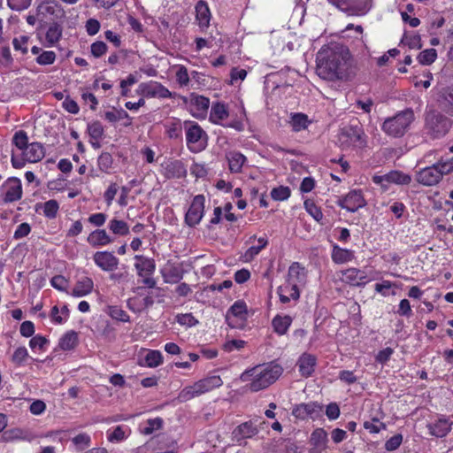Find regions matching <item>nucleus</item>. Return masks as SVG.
Instances as JSON below:
<instances>
[{"label":"nucleus","mask_w":453,"mask_h":453,"mask_svg":"<svg viewBox=\"0 0 453 453\" xmlns=\"http://www.w3.org/2000/svg\"><path fill=\"white\" fill-rule=\"evenodd\" d=\"M56 60V53L52 50H43L36 57V63L40 65H51Z\"/></svg>","instance_id":"nucleus-57"},{"label":"nucleus","mask_w":453,"mask_h":453,"mask_svg":"<svg viewBox=\"0 0 453 453\" xmlns=\"http://www.w3.org/2000/svg\"><path fill=\"white\" fill-rule=\"evenodd\" d=\"M304 207L307 212L318 222L323 218L320 208L315 203V200H304Z\"/></svg>","instance_id":"nucleus-51"},{"label":"nucleus","mask_w":453,"mask_h":453,"mask_svg":"<svg viewBox=\"0 0 453 453\" xmlns=\"http://www.w3.org/2000/svg\"><path fill=\"white\" fill-rule=\"evenodd\" d=\"M186 141L191 150H200L205 147L207 134L194 121H185Z\"/></svg>","instance_id":"nucleus-8"},{"label":"nucleus","mask_w":453,"mask_h":453,"mask_svg":"<svg viewBox=\"0 0 453 453\" xmlns=\"http://www.w3.org/2000/svg\"><path fill=\"white\" fill-rule=\"evenodd\" d=\"M165 175L167 178H182L186 175L187 170L180 160L166 162L164 165Z\"/></svg>","instance_id":"nucleus-28"},{"label":"nucleus","mask_w":453,"mask_h":453,"mask_svg":"<svg viewBox=\"0 0 453 453\" xmlns=\"http://www.w3.org/2000/svg\"><path fill=\"white\" fill-rule=\"evenodd\" d=\"M372 180L374 183L387 188L391 183L407 184L411 181V177L400 171H391L383 175H374Z\"/></svg>","instance_id":"nucleus-13"},{"label":"nucleus","mask_w":453,"mask_h":453,"mask_svg":"<svg viewBox=\"0 0 453 453\" xmlns=\"http://www.w3.org/2000/svg\"><path fill=\"white\" fill-rule=\"evenodd\" d=\"M322 411V405L311 402L308 403H301L293 409V415L300 419L312 418L319 417Z\"/></svg>","instance_id":"nucleus-14"},{"label":"nucleus","mask_w":453,"mask_h":453,"mask_svg":"<svg viewBox=\"0 0 453 453\" xmlns=\"http://www.w3.org/2000/svg\"><path fill=\"white\" fill-rule=\"evenodd\" d=\"M332 5L335 6L339 10L347 12L350 15H365L368 11L369 7L367 4H364L362 7L358 8L351 5L352 0H327Z\"/></svg>","instance_id":"nucleus-23"},{"label":"nucleus","mask_w":453,"mask_h":453,"mask_svg":"<svg viewBox=\"0 0 453 453\" xmlns=\"http://www.w3.org/2000/svg\"><path fill=\"white\" fill-rule=\"evenodd\" d=\"M348 138L349 142L358 149L365 148L367 145V136L365 132L358 127H349L345 129L342 134Z\"/></svg>","instance_id":"nucleus-18"},{"label":"nucleus","mask_w":453,"mask_h":453,"mask_svg":"<svg viewBox=\"0 0 453 453\" xmlns=\"http://www.w3.org/2000/svg\"><path fill=\"white\" fill-rule=\"evenodd\" d=\"M95 264L103 271L111 272L117 269L119 259L109 251H97L93 255Z\"/></svg>","instance_id":"nucleus-15"},{"label":"nucleus","mask_w":453,"mask_h":453,"mask_svg":"<svg viewBox=\"0 0 453 453\" xmlns=\"http://www.w3.org/2000/svg\"><path fill=\"white\" fill-rule=\"evenodd\" d=\"M12 145L15 147V149H12V151H17L18 153H21L27 148L28 143V136L27 132L24 130H19L17 131L12 137Z\"/></svg>","instance_id":"nucleus-40"},{"label":"nucleus","mask_w":453,"mask_h":453,"mask_svg":"<svg viewBox=\"0 0 453 453\" xmlns=\"http://www.w3.org/2000/svg\"><path fill=\"white\" fill-rule=\"evenodd\" d=\"M453 417L440 414L427 425L429 434L436 438L446 437L452 429Z\"/></svg>","instance_id":"nucleus-12"},{"label":"nucleus","mask_w":453,"mask_h":453,"mask_svg":"<svg viewBox=\"0 0 453 453\" xmlns=\"http://www.w3.org/2000/svg\"><path fill=\"white\" fill-rule=\"evenodd\" d=\"M228 160L229 168L233 173H239L246 161L244 155L238 151H230L226 155Z\"/></svg>","instance_id":"nucleus-39"},{"label":"nucleus","mask_w":453,"mask_h":453,"mask_svg":"<svg viewBox=\"0 0 453 453\" xmlns=\"http://www.w3.org/2000/svg\"><path fill=\"white\" fill-rule=\"evenodd\" d=\"M30 37L27 35H19L13 38L12 46L16 51H19L22 55L28 52V44Z\"/></svg>","instance_id":"nucleus-49"},{"label":"nucleus","mask_w":453,"mask_h":453,"mask_svg":"<svg viewBox=\"0 0 453 453\" xmlns=\"http://www.w3.org/2000/svg\"><path fill=\"white\" fill-rule=\"evenodd\" d=\"M268 243V241L266 238L265 237H260L258 240H257V245H252L250 246L245 252L244 254V258L246 261H250L252 260L257 255L259 254V252L264 249L265 248V246L267 245Z\"/></svg>","instance_id":"nucleus-48"},{"label":"nucleus","mask_w":453,"mask_h":453,"mask_svg":"<svg viewBox=\"0 0 453 453\" xmlns=\"http://www.w3.org/2000/svg\"><path fill=\"white\" fill-rule=\"evenodd\" d=\"M307 272L304 266L298 262L290 265L286 280L298 286H303L306 282Z\"/></svg>","instance_id":"nucleus-21"},{"label":"nucleus","mask_w":453,"mask_h":453,"mask_svg":"<svg viewBox=\"0 0 453 453\" xmlns=\"http://www.w3.org/2000/svg\"><path fill=\"white\" fill-rule=\"evenodd\" d=\"M414 120V112L411 109L399 111L393 117L388 118L381 125L382 131L395 138L402 137Z\"/></svg>","instance_id":"nucleus-4"},{"label":"nucleus","mask_w":453,"mask_h":453,"mask_svg":"<svg viewBox=\"0 0 453 453\" xmlns=\"http://www.w3.org/2000/svg\"><path fill=\"white\" fill-rule=\"evenodd\" d=\"M283 369L274 363L256 365L246 369L240 376L242 382H246L247 388L251 392H258L269 388L282 374Z\"/></svg>","instance_id":"nucleus-2"},{"label":"nucleus","mask_w":453,"mask_h":453,"mask_svg":"<svg viewBox=\"0 0 453 453\" xmlns=\"http://www.w3.org/2000/svg\"><path fill=\"white\" fill-rule=\"evenodd\" d=\"M222 379L218 375H212L196 381L195 383L184 387L178 395V401L185 403L191 399L200 396L207 392L221 387Z\"/></svg>","instance_id":"nucleus-3"},{"label":"nucleus","mask_w":453,"mask_h":453,"mask_svg":"<svg viewBox=\"0 0 453 453\" xmlns=\"http://www.w3.org/2000/svg\"><path fill=\"white\" fill-rule=\"evenodd\" d=\"M106 313L112 319L121 322H128L129 315L119 306L110 305L106 309Z\"/></svg>","instance_id":"nucleus-47"},{"label":"nucleus","mask_w":453,"mask_h":453,"mask_svg":"<svg viewBox=\"0 0 453 453\" xmlns=\"http://www.w3.org/2000/svg\"><path fill=\"white\" fill-rule=\"evenodd\" d=\"M258 433L257 426L250 421L239 425L233 431V436L237 442L251 438Z\"/></svg>","instance_id":"nucleus-25"},{"label":"nucleus","mask_w":453,"mask_h":453,"mask_svg":"<svg viewBox=\"0 0 453 453\" xmlns=\"http://www.w3.org/2000/svg\"><path fill=\"white\" fill-rule=\"evenodd\" d=\"M175 72L176 81L180 87H187L190 82L188 72L186 66L177 65Z\"/></svg>","instance_id":"nucleus-52"},{"label":"nucleus","mask_w":453,"mask_h":453,"mask_svg":"<svg viewBox=\"0 0 453 453\" xmlns=\"http://www.w3.org/2000/svg\"><path fill=\"white\" fill-rule=\"evenodd\" d=\"M137 81H138V79L133 73H130L125 80H122L120 81L121 96H127L128 93H129V89H128L129 86L134 85Z\"/></svg>","instance_id":"nucleus-61"},{"label":"nucleus","mask_w":453,"mask_h":453,"mask_svg":"<svg viewBox=\"0 0 453 453\" xmlns=\"http://www.w3.org/2000/svg\"><path fill=\"white\" fill-rule=\"evenodd\" d=\"M211 14L206 2L201 0L196 5V20L202 30L209 27Z\"/></svg>","instance_id":"nucleus-24"},{"label":"nucleus","mask_w":453,"mask_h":453,"mask_svg":"<svg viewBox=\"0 0 453 453\" xmlns=\"http://www.w3.org/2000/svg\"><path fill=\"white\" fill-rule=\"evenodd\" d=\"M163 363V356L159 350L149 349L144 357V365L148 367H157Z\"/></svg>","instance_id":"nucleus-45"},{"label":"nucleus","mask_w":453,"mask_h":453,"mask_svg":"<svg viewBox=\"0 0 453 453\" xmlns=\"http://www.w3.org/2000/svg\"><path fill=\"white\" fill-rule=\"evenodd\" d=\"M110 230L119 235H126L128 234V226L123 220L112 219L109 223Z\"/></svg>","instance_id":"nucleus-53"},{"label":"nucleus","mask_w":453,"mask_h":453,"mask_svg":"<svg viewBox=\"0 0 453 453\" xmlns=\"http://www.w3.org/2000/svg\"><path fill=\"white\" fill-rule=\"evenodd\" d=\"M162 276L165 283L174 284L182 279L183 274L179 268L169 266L162 271Z\"/></svg>","instance_id":"nucleus-41"},{"label":"nucleus","mask_w":453,"mask_h":453,"mask_svg":"<svg viewBox=\"0 0 453 453\" xmlns=\"http://www.w3.org/2000/svg\"><path fill=\"white\" fill-rule=\"evenodd\" d=\"M135 92L137 95L144 97H172V93L167 88L154 81L140 83Z\"/></svg>","instance_id":"nucleus-11"},{"label":"nucleus","mask_w":453,"mask_h":453,"mask_svg":"<svg viewBox=\"0 0 453 453\" xmlns=\"http://www.w3.org/2000/svg\"><path fill=\"white\" fill-rule=\"evenodd\" d=\"M3 192L5 196L4 198H21L22 188L21 182L19 179H8L4 186Z\"/></svg>","instance_id":"nucleus-27"},{"label":"nucleus","mask_w":453,"mask_h":453,"mask_svg":"<svg viewBox=\"0 0 453 453\" xmlns=\"http://www.w3.org/2000/svg\"><path fill=\"white\" fill-rule=\"evenodd\" d=\"M280 301L282 303H288L291 300L296 301L300 297V288L288 280L277 288Z\"/></svg>","instance_id":"nucleus-19"},{"label":"nucleus","mask_w":453,"mask_h":453,"mask_svg":"<svg viewBox=\"0 0 453 453\" xmlns=\"http://www.w3.org/2000/svg\"><path fill=\"white\" fill-rule=\"evenodd\" d=\"M248 318L247 305L243 301H236L227 311L226 319L232 328H243Z\"/></svg>","instance_id":"nucleus-10"},{"label":"nucleus","mask_w":453,"mask_h":453,"mask_svg":"<svg viewBox=\"0 0 453 453\" xmlns=\"http://www.w3.org/2000/svg\"><path fill=\"white\" fill-rule=\"evenodd\" d=\"M204 204L203 200H193L187 213L186 222L189 226H196L200 222L203 215Z\"/></svg>","instance_id":"nucleus-22"},{"label":"nucleus","mask_w":453,"mask_h":453,"mask_svg":"<svg viewBox=\"0 0 453 453\" xmlns=\"http://www.w3.org/2000/svg\"><path fill=\"white\" fill-rule=\"evenodd\" d=\"M342 280L351 286H364L371 280L364 271L353 267L342 271Z\"/></svg>","instance_id":"nucleus-17"},{"label":"nucleus","mask_w":453,"mask_h":453,"mask_svg":"<svg viewBox=\"0 0 453 453\" xmlns=\"http://www.w3.org/2000/svg\"><path fill=\"white\" fill-rule=\"evenodd\" d=\"M349 52L343 45L332 43L322 47L317 53L316 72L326 81L343 80L348 75Z\"/></svg>","instance_id":"nucleus-1"},{"label":"nucleus","mask_w":453,"mask_h":453,"mask_svg":"<svg viewBox=\"0 0 453 453\" xmlns=\"http://www.w3.org/2000/svg\"><path fill=\"white\" fill-rule=\"evenodd\" d=\"M104 118L109 122L114 123L124 119H130L129 114L123 109L112 110L104 113Z\"/></svg>","instance_id":"nucleus-54"},{"label":"nucleus","mask_w":453,"mask_h":453,"mask_svg":"<svg viewBox=\"0 0 453 453\" xmlns=\"http://www.w3.org/2000/svg\"><path fill=\"white\" fill-rule=\"evenodd\" d=\"M111 242V237L103 229L93 231L88 237V242L93 247L105 246Z\"/></svg>","instance_id":"nucleus-33"},{"label":"nucleus","mask_w":453,"mask_h":453,"mask_svg":"<svg viewBox=\"0 0 453 453\" xmlns=\"http://www.w3.org/2000/svg\"><path fill=\"white\" fill-rule=\"evenodd\" d=\"M165 134L171 139H179L182 134V123L180 119H171L165 124Z\"/></svg>","instance_id":"nucleus-36"},{"label":"nucleus","mask_w":453,"mask_h":453,"mask_svg":"<svg viewBox=\"0 0 453 453\" xmlns=\"http://www.w3.org/2000/svg\"><path fill=\"white\" fill-rule=\"evenodd\" d=\"M439 103L442 110L453 117V88L442 90Z\"/></svg>","instance_id":"nucleus-38"},{"label":"nucleus","mask_w":453,"mask_h":453,"mask_svg":"<svg viewBox=\"0 0 453 453\" xmlns=\"http://www.w3.org/2000/svg\"><path fill=\"white\" fill-rule=\"evenodd\" d=\"M327 433L323 428L315 429L310 437L309 453H322L327 448Z\"/></svg>","instance_id":"nucleus-16"},{"label":"nucleus","mask_w":453,"mask_h":453,"mask_svg":"<svg viewBox=\"0 0 453 453\" xmlns=\"http://www.w3.org/2000/svg\"><path fill=\"white\" fill-rule=\"evenodd\" d=\"M189 105L193 116L196 118H204L210 106V99L192 93L190 95Z\"/></svg>","instance_id":"nucleus-20"},{"label":"nucleus","mask_w":453,"mask_h":453,"mask_svg":"<svg viewBox=\"0 0 453 453\" xmlns=\"http://www.w3.org/2000/svg\"><path fill=\"white\" fill-rule=\"evenodd\" d=\"M72 442L78 451H81L90 446L91 438L88 434L81 433L74 436L72 439Z\"/></svg>","instance_id":"nucleus-50"},{"label":"nucleus","mask_w":453,"mask_h":453,"mask_svg":"<svg viewBox=\"0 0 453 453\" xmlns=\"http://www.w3.org/2000/svg\"><path fill=\"white\" fill-rule=\"evenodd\" d=\"M62 27L60 25L51 24L46 30L44 45L46 47H54L62 37Z\"/></svg>","instance_id":"nucleus-32"},{"label":"nucleus","mask_w":453,"mask_h":453,"mask_svg":"<svg viewBox=\"0 0 453 453\" xmlns=\"http://www.w3.org/2000/svg\"><path fill=\"white\" fill-rule=\"evenodd\" d=\"M28 357L27 349L25 347H19L15 349L12 360L17 365H21Z\"/></svg>","instance_id":"nucleus-60"},{"label":"nucleus","mask_w":453,"mask_h":453,"mask_svg":"<svg viewBox=\"0 0 453 453\" xmlns=\"http://www.w3.org/2000/svg\"><path fill=\"white\" fill-rule=\"evenodd\" d=\"M93 288V280L88 277H83L76 282L71 295L74 297H82L90 294Z\"/></svg>","instance_id":"nucleus-30"},{"label":"nucleus","mask_w":453,"mask_h":453,"mask_svg":"<svg viewBox=\"0 0 453 453\" xmlns=\"http://www.w3.org/2000/svg\"><path fill=\"white\" fill-rule=\"evenodd\" d=\"M45 151L40 142H31L21 153L12 152V164L15 168H22L27 162L36 163L44 157Z\"/></svg>","instance_id":"nucleus-7"},{"label":"nucleus","mask_w":453,"mask_h":453,"mask_svg":"<svg viewBox=\"0 0 453 453\" xmlns=\"http://www.w3.org/2000/svg\"><path fill=\"white\" fill-rule=\"evenodd\" d=\"M131 434V429L127 426H117L112 430L107 431V439L111 442H120Z\"/></svg>","instance_id":"nucleus-34"},{"label":"nucleus","mask_w":453,"mask_h":453,"mask_svg":"<svg viewBox=\"0 0 453 453\" xmlns=\"http://www.w3.org/2000/svg\"><path fill=\"white\" fill-rule=\"evenodd\" d=\"M437 52L434 49L425 50L418 56V62L422 65H431L435 61Z\"/></svg>","instance_id":"nucleus-56"},{"label":"nucleus","mask_w":453,"mask_h":453,"mask_svg":"<svg viewBox=\"0 0 453 453\" xmlns=\"http://www.w3.org/2000/svg\"><path fill=\"white\" fill-rule=\"evenodd\" d=\"M97 163L103 172H107L112 164L111 156L109 153H102L97 159Z\"/></svg>","instance_id":"nucleus-64"},{"label":"nucleus","mask_w":453,"mask_h":453,"mask_svg":"<svg viewBox=\"0 0 453 453\" xmlns=\"http://www.w3.org/2000/svg\"><path fill=\"white\" fill-rule=\"evenodd\" d=\"M308 123L309 120L307 116L303 113L292 114L289 121L292 130L295 132L304 130L308 127Z\"/></svg>","instance_id":"nucleus-46"},{"label":"nucleus","mask_w":453,"mask_h":453,"mask_svg":"<svg viewBox=\"0 0 453 453\" xmlns=\"http://www.w3.org/2000/svg\"><path fill=\"white\" fill-rule=\"evenodd\" d=\"M332 259L336 264H344L354 259V251L334 246L332 251Z\"/></svg>","instance_id":"nucleus-37"},{"label":"nucleus","mask_w":453,"mask_h":453,"mask_svg":"<svg viewBox=\"0 0 453 453\" xmlns=\"http://www.w3.org/2000/svg\"><path fill=\"white\" fill-rule=\"evenodd\" d=\"M316 365V357L313 355L304 353L298 360V368L301 374L309 377L314 372Z\"/></svg>","instance_id":"nucleus-31"},{"label":"nucleus","mask_w":453,"mask_h":453,"mask_svg":"<svg viewBox=\"0 0 453 453\" xmlns=\"http://www.w3.org/2000/svg\"><path fill=\"white\" fill-rule=\"evenodd\" d=\"M292 322L293 319L289 315L277 314L272 320V326L277 334L284 335L288 331Z\"/></svg>","instance_id":"nucleus-29"},{"label":"nucleus","mask_w":453,"mask_h":453,"mask_svg":"<svg viewBox=\"0 0 453 453\" xmlns=\"http://www.w3.org/2000/svg\"><path fill=\"white\" fill-rule=\"evenodd\" d=\"M58 208L59 206L56 200H48L44 203L36 204V211L40 212L42 210L43 214L50 219L56 217Z\"/></svg>","instance_id":"nucleus-44"},{"label":"nucleus","mask_w":453,"mask_h":453,"mask_svg":"<svg viewBox=\"0 0 453 453\" xmlns=\"http://www.w3.org/2000/svg\"><path fill=\"white\" fill-rule=\"evenodd\" d=\"M107 49H108L107 45L102 41H97L96 42H93L90 46L91 54L95 58L102 57L104 54L106 53Z\"/></svg>","instance_id":"nucleus-62"},{"label":"nucleus","mask_w":453,"mask_h":453,"mask_svg":"<svg viewBox=\"0 0 453 453\" xmlns=\"http://www.w3.org/2000/svg\"><path fill=\"white\" fill-rule=\"evenodd\" d=\"M8 7L15 12L27 10L32 3V0H6Z\"/></svg>","instance_id":"nucleus-59"},{"label":"nucleus","mask_w":453,"mask_h":453,"mask_svg":"<svg viewBox=\"0 0 453 453\" xmlns=\"http://www.w3.org/2000/svg\"><path fill=\"white\" fill-rule=\"evenodd\" d=\"M134 260V267L138 276L142 278V283L149 288H154L156 281L151 275L156 270L155 261L142 255H135Z\"/></svg>","instance_id":"nucleus-9"},{"label":"nucleus","mask_w":453,"mask_h":453,"mask_svg":"<svg viewBox=\"0 0 453 453\" xmlns=\"http://www.w3.org/2000/svg\"><path fill=\"white\" fill-rule=\"evenodd\" d=\"M176 321L187 327H192L198 324V320L191 313L177 315Z\"/></svg>","instance_id":"nucleus-58"},{"label":"nucleus","mask_w":453,"mask_h":453,"mask_svg":"<svg viewBox=\"0 0 453 453\" xmlns=\"http://www.w3.org/2000/svg\"><path fill=\"white\" fill-rule=\"evenodd\" d=\"M450 128V120L444 115L430 111L425 119V133L433 139L444 136Z\"/></svg>","instance_id":"nucleus-6"},{"label":"nucleus","mask_w":453,"mask_h":453,"mask_svg":"<svg viewBox=\"0 0 453 453\" xmlns=\"http://www.w3.org/2000/svg\"><path fill=\"white\" fill-rule=\"evenodd\" d=\"M69 313L67 305L64 304L60 308L58 305H54L51 308L50 318L52 323L62 325L68 320Z\"/></svg>","instance_id":"nucleus-35"},{"label":"nucleus","mask_w":453,"mask_h":453,"mask_svg":"<svg viewBox=\"0 0 453 453\" xmlns=\"http://www.w3.org/2000/svg\"><path fill=\"white\" fill-rule=\"evenodd\" d=\"M88 132L91 139L98 142L104 134V127L99 121H94L88 125Z\"/></svg>","instance_id":"nucleus-55"},{"label":"nucleus","mask_w":453,"mask_h":453,"mask_svg":"<svg viewBox=\"0 0 453 453\" xmlns=\"http://www.w3.org/2000/svg\"><path fill=\"white\" fill-rule=\"evenodd\" d=\"M452 171L453 159H447L421 169L417 175V180L423 185L432 186L438 183L444 174Z\"/></svg>","instance_id":"nucleus-5"},{"label":"nucleus","mask_w":453,"mask_h":453,"mask_svg":"<svg viewBox=\"0 0 453 453\" xmlns=\"http://www.w3.org/2000/svg\"><path fill=\"white\" fill-rule=\"evenodd\" d=\"M78 343V335L74 331L65 333L59 340V348L63 350H71Z\"/></svg>","instance_id":"nucleus-42"},{"label":"nucleus","mask_w":453,"mask_h":453,"mask_svg":"<svg viewBox=\"0 0 453 453\" xmlns=\"http://www.w3.org/2000/svg\"><path fill=\"white\" fill-rule=\"evenodd\" d=\"M163 420L160 418H150L140 424L139 430L142 434L149 435L161 428Z\"/></svg>","instance_id":"nucleus-43"},{"label":"nucleus","mask_w":453,"mask_h":453,"mask_svg":"<svg viewBox=\"0 0 453 453\" xmlns=\"http://www.w3.org/2000/svg\"><path fill=\"white\" fill-rule=\"evenodd\" d=\"M229 116L227 106L220 102L212 104L210 112V121L216 125H222Z\"/></svg>","instance_id":"nucleus-26"},{"label":"nucleus","mask_w":453,"mask_h":453,"mask_svg":"<svg viewBox=\"0 0 453 453\" xmlns=\"http://www.w3.org/2000/svg\"><path fill=\"white\" fill-rule=\"evenodd\" d=\"M50 285L59 291H65L68 286V281L64 276L56 275L51 278Z\"/></svg>","instance_id":"nucleus-63"}]
</instances>
